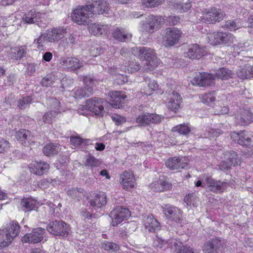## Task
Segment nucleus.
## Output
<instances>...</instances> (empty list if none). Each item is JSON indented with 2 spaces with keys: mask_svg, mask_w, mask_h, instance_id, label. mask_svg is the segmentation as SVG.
Returning a JSON list of instances; mask_svg holds the SVG:
<instances>
[{
  "mask_svg": "<svg viewBox=\"0 0 253 253\" xmlns=\"http://www.w3.org/2000/svg\"><path fill=\"white\" fill-rule=\"evenodd\" d=\"M7 56L9 59L18 61L24 57L27 54V48L25 46L18 47H12L6 51Z\"/></svg>",
  "mask_w": 253,
  "mask_h": 253,
  "instance_id": "obj_23",
  "label": "nucleus"
},
{
  "mask_svg": "<svg viewBox=\"0 0 253 253\" xmlns=\"http://www.w3.org/2000/svg\"><path fill=\"white\" fill-rule=\"evenodd\" d=\"M61 150L60 146L56 143H49L43 147V152L47 156H53L57 154Z\"/></svg>",
  "mask_w": 253,
  "mask_h": 253,
  "instance_id": "obj_36",
  "label": "nucleus"
},
{
  "mask_svg": "<svg viewBox=\"0 0 253 253\" xmlns=\"http://www.w3.org/2000/svg\"><path fill=\"white\" fill-rule=\"evenodd\" d=\"M20 225L17 222L12 221L7 225L5 230H0V247L9 245L19 233Z\"/></svg>",
  "mask_w": 253,
  "mask_h": 253,
  "instance_id": "obj_3",
  "label": "nucleus"
},
{
  "mask_svg": "<svg viewBox=\"0 0 253 253\" xmlns=\"http://www.w3.org/2000/svg\"><path fill=\"white\" fill-rule=\"evenodd\" d=\"M131 214L128 209L121 206H117L110 213L109 216L112 219L111 224L116 226L123 221L127 219Z\"/></svg>",
  "mask_w": 253,
  "mask_h": 253,
  "instance_id": "obj_9",
  "label": "nucleus"
},
{
  "mask_svg": "<svg viewBox=\"0 0 253 253\" xmlns=\"http://www.w3.org/2000/svg\"><path fill=\"white\" fill-rule=\"evenodd\" d=\"M113 37L121 42H125L131 37V35H127L124 29H116L113 32Z\"/></svg>",
  "mask_w": 253,
  "mask_h": 253,
  "instance_id": "obj_41",
  "label": "nucleus"
},
{
  "mask_svg": "<svg viewBox=\"0 0 253 253\" xmlns=\"http://www.w3.org/2000/svg\"><path fill=\"white\" fill-rule=\"evenodd\" d=\"M92 14L91 5H79L72 12V18L78 24L84 25Z\"/></svg>",
  "mask_w": 253,
  "mask_h": 253,
  "instance_id": "obj_4",
  "label": "nucleus"
},
{
  "mask_svg": "<svg viewBox=\"0 0 253 253\" xmlns=\"http://www.w3.org/2000/svg\"><path fill=\"white\" fill-rule=\"evenodd\" d=\"M213 75L207 73H199L195 76L192 80L193 84L201 86H205L210 85L214 80Z\"/></svg>",
  "mask_w": 253,
  "mask_h": 253,
  "instance_id": "obj_18",
  "label": "nucleus"
},
{
  "mask_svg": "<svg viewBox=\"0 0 253 253\" xmlns=\"http://www.w3.org/2000/svg\"><path fill=\"white\" fill-rule=\"evenodd\" d=\"M215 91L210 92L201 95L200 97L201 101L208 105H212L215 100Z\"/></svg>",
  "mask_w": 253,
  "mask_h": 253,
  "instance_id": "obj_46",
  "label": "nucleus"
},
{
  "mask_svg": "<svg viewBox=\"0 0 253 253\" xmlns=\"http://www.w3.org/2000/svg\"><path fill=\"white\" fill-rule=\"evenodd\" d=\"M45 230L42 228L34 229L32 232L24 236L21 240L24 243H38L43 239V234Z\"/></svg>",
  "mask_w": 253,
  "mask_h": 253,
  "instance_id": "obj_14",
  "label": "nucleus"
},
{
  "mask_svg": "<svg viewBox=\"0 0 253 253\" xmlns=\"http://www.w3.org/2000/svg\"><path fill=\"white\" fill-rule=\"evenodd\" d=\"M172 6L176 10L180 12L188 10L191 6L190 2L183 3L181 1L178 0L172 2Z\"/></svg>",
  "mask_w": 253,
  "mask_h": 253,
  "instance_id": "obj_42",
  "label": "nucleus"
},
{
  "mask_svg": "<svg viewBox=\"0 0 253 253\" xmlns=\"http://www.w3.org/2000/svg\"><path fill=\"white\" fill-rule=\"evenodd\" d=\"M88 203L90 206L92 207L100 208L102 206L106 204V196L103 193H99L97 194L93 199H90Z\"/></svg>",
  "mask_w": 253,
  "mask_h": 253,
  "instance_id": "obj_33",
  "label": "nucleus"
},
{
  "mask_svg": "<svg viewBox=\"0 0 253 253\" xmlns=\"http://www.w3.org/2000/svg\"><path fill=\"white\" fill-rule=\"evenodd\" d=\"M201 20L208 23H215L222 20L224 14L220 9L215 7H210L203 9L202 12Z\"/></svg>",
  "mask_w": 253,
  "mask_h": 253,
  "instance_id": "obj_6",
  "label": "nucleus"
},
{
  "mask_svg": "<svg viewBox=\"0 0 253 253\" xmlns=\"http://www.w3.org/2000/svg\"><path fill=\"white\" fill-rule=\"evenodd\" d=\"M83 81L85 85L84 88L79 87L75 89L74 95L76 98L88 97L93 92V83L92 79L89 76H85L83 78Z\"/></svg>",
  "mask_w": 253,
  "mask_h": 253,
  "instance_id": "obj_11",
  "label": "nucleus"
},
{
  "mask_svg": "<svg viewBox=\"0 0 253 253\" xmlns=\"http://www.w3.org/2000/svg\"><path fill=\"white\" fill-rule=\"evenodd\" d=\"M162 117L156 114L146 113L138 116L136 122L141 126L149 125L151 123H158L161 121Z\"/></svg>",
  "mask_w": 253,
  "mask_h": 253,
  "instance_id": "obj_17",
  "label": "nucleus"
},
{
  "mask_svg": "<svg viewBox=\"0 0 253 253\" xmlns=\"http://www.w3.org/2000/svg\"><path fill=\"white\" fill-rule=\"evenodd\" d=\"M224 27L230 31H235L241 27V25L235 20H229L226 22Z\"/></svg>",
  "mask_w": 253,
  "mask_h": 253,
  "instance_id": "obj_54",
  "label": "nucleus"
},
{
  "mask_svg": "<svg viewBox=\"0 0 253 253\" xmlns=\"http://www.w3.org/2000/svg\"><path fill=\"white\" fill-rule=\"evenodd\" d=\"M71 144L75 147H78L82 145L83 139L78 136H72L70 139Z\"/></svg>",
  "mask_w": 253,
  "mask_h": 253,
  "instance_id": "obj_56",
  "label": "nucleus"
},
{
  "mask_svg": "<svg viewBox=\"0 0 253 253\" xmlns=\"http://www.w3.org/2000/svg\"><path fill=\"white\" fill-rule=\"evenodd\" d=\"M110 27L108 25L94 23L90 25L89 31L91 34L99 36L109 32Z\"/></svg>",
  "mask_w": 253,
  "mask_h": 253,
  "instance_id": "obj_30",
  "label": "nucleus"
},
{
  "mask_svg": "<svg viewBox=\"0 0 253 253\" xmlns=\"http://www.w3.org/2000/svg\"><path fill=\"white\" fill-rule=\"evenodd\" d=\"M225 159L233 166L238 165L240 161L236 153L233 151L226 152L225 154Z\"/></svg>",
  "mask_w": 253,
  "mask_h": 253,
  "instance_id": "obj_43",
  "label": "nucleus"
},
{
  "mask_svg": "<svg viewBox=\"0 0 253 253\" xmlns=\"http://www.w3.org/2000/svg\"><path fill=\"white\" fill-rule=\"evenodd\" d=\"M120 182L123 188L129 190L134 187L135 185V178L131 171H125L121 175Z\"/></svg>",
  "mask_w": 253,
  "mask_h": 253,
  "instance_id": "obj_22",
  "label": "nucleus"
},
{
  "mask_svg": "<svg viewBox=\"0 0 253 253\" xmlns=\"http://www.w3.org/2000/svg\"><path fill=\"white\" fill-rule=\"evenodd\" d=\"M75 42L76 39L73 35H70L68 37L62 41V44H66V45H64L65 47L75 44Z\"/></svg>",
  "mask_w": 253,
  "mask_h": 253,
  "instance_id": "obj_59",
  "label": "nucleus"
},
{
  "mask_svg": "<svg viewBox=\"0 0 253 253\" xmlns=\"http://www.w3.org/2000/svg\"><path fill=\"white\" fill-rule=\"evenodd\" d=\"M81 190L82 189L81 188H72L67 191V194L68 195L72 196L73 198H76L79 196L80 193L82 192Z\"/></svg>",
  "mask_w": 253,
  "mask_h": 253,
  "instance_id": "obj_64",
  "label": "nucleus"
},
{
  "mask_svg": "<svg viewBox=\"0 0 253 253\" xmlns=\"http://www.w3.org/2000/svg\"><path fill=\"white\" fill-rule=\"evenodd\" d=\"M132 53H137L140 59L144 60L143 69L145 71H152L158 67L160 61L158 59L154 50L145 46L135 47L132 48Z\"/></svg>",
  "mask_w": 253,
  "mask_h": 253,
  "instance_id": "obj_2",
  "label": "nucleus"
},
{
  "mask_svg": "<svg viewBox=\"0 0 253 253\" xmlns=\"http://www.w3.org/2000/svg\"><path fill=\"white\" fill-rule=\"evenodd\" d=\"M49 102L50 103V107L52 110H55L58 112L59 108L60 107L59 101L55 98H50Z\"/></svg>",
  "mask_w": 253,
  "mask_h": 253,
  "instance_id": "obj_57",
  "label": "nucleus"
},
{
  "mask_svg": "<svg viewBox=\"0 0 253 253\" xmlns=\"http://www.w3.org/2000/svg\"><path fill=\"white\" fill-rule=\"evenodd\" d=\"M126 65L122 70L125 72L127 71L128 73H133L140 70V66L138 62L135 61H131L126 63Z\"/></svg>",
  "mask_w": 253,
  "mask_h": 253,
  "instance_id": "obj_45",
  "label": "nucleus"
},
{
  "mask_svg": "<svg viewBox=\"0 0 253 253\" xmlns=\"http://www.w3.org/2000/svg\"><path fill=\"white\" fill-rule=\"evenodd\" d=\"M16 137L20 143L25 146H28L32 141L33 136L31 135V132L29 130L21 129L17 132Z\"/></svg>",
  "mask_w": 253,
  "mask_h": 253,
  "instance_id": "obj_32",
  "label": "nucleus"
},
{
  "mask_svg": "<svg viewBox=\"0 0 253 253\" xmlns=\"http://www.w3.org/2000/svg\"><path fill=\"white\" fill-rule=\"evenodd\" d=\"M236 122L241 126H248L253 121V114L250 110L241 109L235 117Z\"/></svg>",
  "mask_w": 253,
  "mask_h": 253,
  "instance_id": "obj_24",
  "label": "nucleus"
},
{
  "mask_svg": "<svg viewBox=\"0 0 253 253\" xmlns=\"http://www.w3.org/2000/svg\"><path fill=\"white\" fill-rule=\"evenodd\" d=\"M66 33V29L63 27L48 29L35 40L34 42L37 43L39 49L42 50L48 47L50 43L58 42L63 38Z\"/></svg>",
  "mask_w": 253,
  "mask_h": 253,
  "instance_id": "obj_1",
  "label": "nucleus"
},
{
  "mask_svg": "<svg viewBox=\"0 0 253 253\" xmlns=\"http://www.w3.org/2000/svg\"><path fill=\"white\" fill-rule=\"evenodd\" d=\"M222 243L218 238H213L206 242L203 247L204 253H219L221 251Z\"/></svg>",
  "mask_w": 253,
  "mask_h": 253,
  "instance_id": "obj_16",
  "label": "nucleus"
},
{
  "mask_svg": "<svg viewBox=\"0 0 253 253\" xmlns=\"http://www.w3.org/2000/svg\"><path fill=\"white\" fill-rule=\"evenodd\" d=\"M174 250L177 253H198L195 250L188 246H182L180 243L174 242Z\"/></svg>",
  "mask_w": 253,
  "mask_h": 253,
  "instance_id": "obj_38",
  "label": "nucleus"
},
{
  "mask_svg": "<svg viewBox=\"0 0 253 253\" xmlns=\"http://www.w3.org/2000/svg\"><path fill=\"white\" fill-rule=\"evenodd\" d=\"M11 144L4 138H0V153H4L7 152L11 148Z\"/></svg>",
  "mask_w": 253,
  "mask_h": 253,
  "instance_id": "obj_53",
  "label": "nucleus"
},
{
  "mask_svg": "<svg viewBox=\"0 0 253 253\" xmlns=\"http://www.w3.org/2000/svg\"><path fill=\"white\" fill-rule=\"evenodd\" d=\"M250 65H246L243 67H240L237 71L238 77L242 79L251 78L250 75Z\"/></svg>",
  "mask_w": 253,
  "mask_h": 253,
  "instance_id": "obj_40",
  "label": "nucleus"
},
{
  "mask_svg": "<svg viewBox=\"0 0 253 253\" xmlns=\"http://www.w3.org/2000/svg\"><path fill=\"white\" fill-rule=\"evenodd\" d=\"M181 36V32L177 28H167L163 37V44L166 47L173 46L178 42Z\"/></svg>",
  "mask_w": 253,
  "mask_h": 253,
  "instance_id": "obj_10",
  "label": "nucleus"
},
{
  "mask_svg": "<svg viewBox=\"0 0 253 253\" xmlns=\"http://www.w3.org/2000/svg\"><path fill=\"white\" fill-rule=\"evenodd\" d=\"M211 44L213 45L224 44L228 46L236 41L235 37L229 32H217L209 35Z\"/></svg>",
  "mask_w": 253,
  "mask_h": 253,
  "instance_id": "obj_5",
  "label": "nucleus"
},
{
  "mask_svg": "<svg viewBox=\"0 0 253 253\" xmlns=\"http://www.w3.org/2000/svg\"><path fill=\"white\" fill-rule=\"evenodd\" d=\"M180 17L176 16H170L167 18V22L170 25L174 26L179 23Z\"/></svg>",
  "mask_w": 253,
  "mask_h": 253,
  "instance_id": "obj_60",
  "label": "nucleus"
},
{
  "mask_svg": "<svg viewBox=\"0 0 253 253\" xmlns=\"http://www.w3.org/2000/svg\"><path fill=\"white\" fill-rule=\"evenodd\" d=\"M206 183L208 189L214 193L223 192L227 188L228 183L227 182L216 181L211 177H208L206 179Z\"/></svg>",
  "mask_w": 253,
  "mask_h": 253,
  "instance_id": "obj_15",
  "label": "nucleus"
},
{
  "mask_svg": "<svg viewBox=\"0 0 253 253\" xmlns=\"http://www.w3.org/2000/svg\"><path fill=\"white\" fill-rule=\"evenodd\" d=\"M144 225L145 228L150 232H155L160 228V223L152 215L147 217Z\"/></svg>",
  "mask_w": 253,
  "mask_h": 253,
  "instance_id": "obj_34",
  "label": "nucleus"
},
{
  "mask_svg": "<svg viewBox=\"0 0 253 253\" xmlns=\"http://www.w3.org/2000/svg\"><path fill=\"white\" fill-rule=\"evenodd\" d=\"M49 168V165L44 162L35 161L29 166L30 172L38 175H42L45 173Z\"/></svg>",
  "mask_w": 253,
  "mask_h": 253,
  "instance_id": "obj_26",
  "label": "nucleus"
},
{
  "mask_svg": "<svg viewBox=\"0 0 253 253\" xmlns=\"http://www.w3.org/2000/svg\"><path fill=\"white\" fill-rule=\"evenodd\" d=\"M232 166H233L232 165H230V163L225 159L220 164L219 168L220 170L226 171L230 169Z\"/></svg>",
  "mask_w": 253,
  "mask_h": 253,
  "instance_id": "obj_63",
  "label": "nucleus"
},
{
  "mask_svg": "<svg viewBox=\"0 0 253 253\" xmlns=\"http://www.w3.org/2000/svg\"><path fill=\"white\" fill-rule=\"evenodd\" d=\"M103 102L101 98L89 99L86 101V106L89 111L93 113L95 115L102 116L104 112Z\"/></svg>",
  "mask_w": 253,
  "mask_h": 253,
  "instance_id": "obj_13",
  "label": "nucleus"
},
{
  "mask_svg": "<svg viewBox=\"0 0 253 253\" xmlns=\"http://www.w3.org/2000/svg\"><path fill=\"white\" fill-rule=\"evenodd\" d=\"M110 102L111 106L115 108H120L122 106L126 96L120 91H112L109 93Z\"/></svg>",
  "mask_w": 253,
  "mask_h": 253,
  "instance_id": "obj_27",
  "label": "nucleus"
},
{
  "mask_svg": "<svg viewBox=\"0 0 253 253\" xmlns=\"http://www.w3.org/2000/svg\"><path fill=\"white\" fill-rule=\"evenodd\" d=\"M216 75L218 79L227 80L233 75L232 71L226 68H219L216 71Z\"/></svg>",
  "mask_w": 253,
  "mask_h": 253,
  "instance_id": "obj_39",
  "label": "nucleus"
},
{
  "mask_svg": "<svg viewBox=\"0 0 253 253\" xmlns=\"http://www.w3.org/2000/svg\"><path fill=\"white\" fill-rule=\"evenodd\" d=\"M102 248L106 251L116 252L119 249V246L114 243L105 241L102 244Z\"/></svg>",
  "mask_w": 253,
  "mask_h": 253,
  "instance_id": "obj_50",
  "label": "nucleus"
},
{
  "mask_svg": "<svg viewBox=\"0 0 253 253\" xmlns=\"http://www.w3.org/2000/svg\"><path fill=\"white\" fill-rule=\"evenodd\" d=\"M59 63L63 68L70 71L76 70L83 66V63L74 57H62L60 59Z\"/></svg>",
  "mask_w": 253,
  "mask_h": 253,
  "instance_id": "obj_20",
  "label": "nucleus"
},
{
  "mask_svg": "<svg viewBox=\"0 0 253 253\" xmlns=\"http://www.w3.org/2000/svg\"><path fill=\"white\" fill-rule=\"evenodd\" d=\"M172 131H177L180 134L185 135L190 131V129L187 125L181 124L174 127L172 128Z\"/></svg>",
  "mask_w": 253,
  "mask_h": 253,
  "instance_id": "obj_52",
  "label": "nucleus"
},
{
  "mask_svg": "<svg viewBox=\"0 0 253 253\" xmlns=\"http://www.w3.org/2000/svg\"><path fill=\"white\" fill-rule=\"evenodd\" d=\"M184 158H171L166 161V166L168 168L171 170L183 169L187 165V164L184 161Z\"/></svg>",
  "mask_w": 253,
  "mask_h": 253,
  "instance_id": "obj_28",
  "label": "nucleus"
},
{
  "mask_svg": "<svg viewBox=\"0 0 253 253\" xmlns=\"http://www.w3.org/2000/svg\"><path fill=\"white\" fill-rule=\"evenodd\" d=\"M55 110H51L44 114L42 117V121L44 123H49L52 119L57 114Z\"/></svg>",
  "mask_w": 253,
  "mask_h": 253,
  "instance_id": "obj_55",
  "label": "nucleus"
},
{
  "mask_svg": "<svg viewBox=\"0 0 253 253\" xmlns=\"http://www.w3.org/2000/svg\"><path fill=\"white\" fill-rule=\"evenodd\" d=\"M182 103V98L180 95L176 92L173 91L169 94L167 103V107L172 111L176 112L180 108Z\"/></svg>",
  "mask_w": 253,
  "mask_h": 253,
  "instance_id": "obj_25",
  "label": "nucleus"
},
{
  "mask_svg": "<svg viewBox=\"0 0 253 253\" xmlns=\"http://www.w3.org/2000/svg\"><path fill=\"white\" fill-rule=\"evenodd\" d=\"M164 22V19L163 17L150 15L143 22L141 29L143 32L152 34L158 30Z\"/></svg>",
  "mask_w": 253,
  "mask_h": 253,
  "instance_id": "obj_8",
  "label": "nucleus"
},
{
  "mask_svg": "<svg viewBox=\"0 0 253 253\" xmlns=\"http://www.w3.org/2000/svg\"><path fill=\"white\" fill-rule=\"evenodd\" d=\"M21 205L22 206L23 210L25 211H30L34 209L35 202L29 198L24 199L21 202Z\"/></svg>",
  "mask_w": 253,
  "mask_h": 253,
  "instance_id": "obj_47",
  "label": "nucleus"
},
{
  "mask_svg": "<svg viewBox=\"0 0 253 253\" xmlns=\"http://www.w3.org/2000/svg\"><path fill=\"white\" fill-rule=\"evenodd\" d=\"M93 14H103L107 13L109 10L108 3L104 0H99L94 1L92 4Z\"/></svg>",
  "mask_w": 253,
  "mask_h": 253,
  "instance_id": "obj_29",
  "label": "nucleus"
},
{
  "mask_svg": "<svg viewBox=\"0 0 253 253\" xmlns=\"http://www.w3.org/2000/svg\"><path fill=\"white\" fill-rule=\"evenodd\" d=\"M151 188L156 192H162L171 188V184L163 180L160 179L151 184Z\"/></svg>",
  "mask_w": 253,
  "mask_h": 253,
  "instance_id": "obj_35",
  "label": "nucleus"
},
{
  "mask_svg": "<svg viewBox=\"0 0 253 253\" xmlns=\"http://www.w3.org/2000/svg\"><path fill=\"white\" fill-rule=\"evenodd\" d=\"M32 102L33 99L31 97L29 96L22 97L18 100L17 107L20 109L24 110L28 108Z\"/></svg>",
  "mask_w": 253,
  "mask_h": 253,
  "instance_id": "obj_44",
  "label": "nucleus"
},
{
  "mask_svg": "<svg viewBox=\"0 0 253 253\" xmlns=\"http://www.w3.org/2000/svg\"><path fill=\"white\" fill-rule=\"evenodd\" d=\"M55 80L54 75L52 74H48L45 76L41 82V84L44 86H51Z\"/></svg>",
  "mask_w": 253,
  "mask_h": 253,
  "instance_id": "obj_51",
  "label": "nucleus"
},
{
  "mask_svg": "<svg viewBox=\"0 0 253 253\" xmlns=\"http://www.w3.org/2000/svg\"><path fill=\"white\" fill-rule=\"evenodd\" d=\"M16 81L15 76L13 74H10L7 77V80L6 82L3 83V84L2 86H5L6 85H11L14 84Z\"/></svg>",
  "mask_w": 253,
  "mask_h": 253,
  "instance_id": "obj_61",
  "label": "nucleus"
},
{
  "mask_svg": "<svg viewBox=\"0 0 253 253\" xmlns=\"http://www.w3.org/2000/svg\"><path fill=\"white\" fill-rule=\"evenodd\" d=\"M162 0H144V3L147 6L155 7L160 5Z\"/></svg>",
  "mask_w": 253,
  "mask_h": 253,
  "instance_id": "obj_62",
  "label": "nucleus"
},
{
  "mask_svg": "<svg viewBox=\"0 0 253 253\" xmlns=\"http://www.w3.org/2000/svg\"><path fill=\"white\" fill-rule=\"evenodd\" d=\"M112 119L113 121L117 125H120L123 123L126 122V118L122 116L118 115L117 114L114 115L112 116Z\"/></svg>",
  "mask_w": 253,
  "mask_h": 253,
  "instance_id": "obj_58",
  "label": "nucleus"
},
{
  "mask_svg": "<svg viewBox=\"0 0 253 253\" xmlns=\"http://www.w3.org/2000/svg\"><path fill=\"white\" fill-rule=\"evenodd\" d=\"M101 164V162L94 156L91 155H88L86 156L84 165L85 167H90L91 169L92 173L95 172L93 171V168L98 167Z\"/></svg>",
  "mask_w": 253,
  "mask_h": 253,
  "instance_id": "obj_37",
  "label": "nucleus"
},
{
  "mask_svg": "<svg viewBox=\"0 0 253 253\" xmlns=\"http://www.w3.org/2000/svg\"><path fill=\"white\" fill-rule=\"evenodd\" d=\"M249 43L247 42L244 43H238V44H234L233 46L234 52V56L237 53L239 54L241 51H248L251 49V48H246L249 46Z\"/></svg>",
  "mask_w": 253,
  "mask_h": 253,
  "instance_id": "obj_48",
  "label": "nucleus"
},
{
  "mask_svg": "<svg viewBox=\"0 0 253 253\" xmlns=\"http://www.w3.org/2000/svg\"><path fill=\"white\" fill-rule=\"evenodd\" d=\"M44 14L35 10H30L23 16V21L26 23L32 24L37 23L39 25L38 20L42 18Z\"/></svg>",
  "mask_w": 253,
  "mask_h": 253,
  "instance_id": "obj_31",
  "label": "nucleus"
},
{
  "mask_svg": "<svg viewBox=\"0 0 253 253\" xmlns=\"http://www.w3.org/2000/svg\"><path fill=\"white\" fill-rule=\"evenodd\" d=\"M204 49L197 44L189 45L184 53V57L192 59H199L204 55Z\"/></svg>",
  "mask_w": 253,
  "mask_h": 253,
  "instance_id": "obj_21",
  "label": "nucleus"
},
{
  "mask_svg": "<svg viewBox=\"0 0 253 253\" xmlns=\"http://www.w3.org/2000/svg\"><path fill=\"white\" fill-rule=\"evenodd\" d=\"M230 136L233 141L240 145L248 146L252 143L253 136L245 130L232 132Z\"/></svg>",
  "mask_w": 253,
  "mask_h": 253,
  "instance_id": "obj_12",
  "label": "nucleus"
},
{
  "mask_svg": "<svg viewBox=\"0 0 253 253\" xmlns=\"http://www.w3.org/2000/svg\"><path fill=\"white\" fill-rule=\"evenodd\" d=\"M47 230L55 236H67L70 231L68 224L62 220H55L50 222L46 227Z\"/></svg>",
  "mask_w": 253,
  "mask_h": 253,
  "instance_id": "obj_7",
  "label": "nucleus"
},
{
  "mask_svg": "<svg viewBox=\"0 0 253 253\" xmlns=\"http://www.w3.org/2000/svg\"><path fill=\"white\" fill-rule=\"evenodd\" d=\"M148 88L145 90L144 93L147 96L150 95L152 94L153 91L157 90L158 85L157 83L154 80L150 81L147 85Z\"/></svg>",
  "mask_w": 253,
  "mask_h": 253,
  "instance_id": "obj_49",
  "label": "nucleus"
},
{
  "mask_svg": "<svg viewBox=\"0 0 253 253\" xmlns=\"http://www.w3.org/2000/svg\"><path fill=\"white\" fill-rule=\"evenodd\" d=\"M163 212L167 217L176 222H180L182 216L181 211L177 207L166 205L163 207Z\"/></svg>",
  "mask_w": 253,
  "mask_h": 253,
  "instance_id": "obj_19",
  "label": "nucleus"
}]
</instances>
